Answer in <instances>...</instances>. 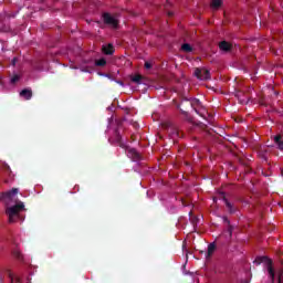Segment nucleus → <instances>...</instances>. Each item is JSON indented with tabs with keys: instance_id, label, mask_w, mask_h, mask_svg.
<instances>
[{
	"instance_id": "nucleus-1",
	"label": "nucleus",
	"mask_w": 283,
	"mask_h": 283,
	"mask_svg": "<svg viewBox=\"0 0 283 283\" xmlns=\"http://www.w3.org/2000/svg\"><path fill=\"white\" fill-rule=\"evenodd\" d=\"M113 145H118L122 149H126L128 158H132L134 163L143 160V156L140 153L136 151V148H129L125 143H123V136H120V132H118V129H115Z\"/></svg>"
},
{
	"instance_id": "nucleus-2",
	"label": "nucleus",
	"mask_w": 283,
	"mask_h": 283,
	"mask_svg": "<svg viewBox=\"0 0 283 283\" xmlns=\"http://www.w3.org/2000/svg\"><path fill=\"white\" fill-rule=\"evenodd\" d=\"M254 264L256 266H260V264H264L268 269V273L272 280V282H275V270L273 269V261L269 259L268 256H256L254 260Z\"/></svg>"
},
{
	"instance_id": "nucleus-3",
	"label": "nucleus",
	"mask_w": 283,
	"mask_h": 283,
	"mask_svg": "<svg viewBox=\"0 0 283 283\" xmlns=\"http://www.w3.org/2000/svg\"><path fill=\"white\" fill-rule=\"evenodd\" d=\"M25 209V205L23 202H19L12 207L7 208L6 213L9 217V222H17V219L19 217V213Z\"/></svg>"
},
{
	"instance_id": "nucleus-4",
	"label": "nucleus",
	"mask_w": 283,
	"mask_h": 283,
	"mask_svg": "<svg viewBox=\"0 0 283 283\" xmlns=\"http://www.w3.org/2000/svg\"><path fill=\"white\" fill-rule=\"evenodd\" d=\"M195 76L199 81H209V78H211V73L209 72V70L205 67L203 69L197 67L195 69Z\"/></svg>"
},
{
	"instance_id": "nucleus-5",
	"label": "nucleus",
	"mask_w": 283,
	"mask_h": 283,
	"mask_svg": "<svg viewBox=\"0 0 283 283\" xmlns=\"http://www.w3.org/2000/svg\"><path fill=\"white\" fill-rule=\"evenodd\" d=\"M219 200H223L229 213L233 214L235 211H238V208L231 203L229 199H227L224 192L219 193Z\"/></svg>"
},
{
	"instance_id": "nucleus-6",
	"label": "nucleus",
	"mask_w": 283,
	"mask_h": 283,
	"mask_svg": "<svg viewBox=\"0 0 283 283\" xmlns=\"http://www.w3.org/2000/svg\"><path fill=\"white\" fill-rule=\"evenodd\" d=\"M103 20H104V23H106V25H113V28L118 27V21L114 19V17H112V14L109 13H104Z\"/></svg>"
},
{
	"instance_id": "nucleus-7",
	"label": "nucleus",
	"mask_w": 283,
	"mask_h": 283,
	"mask_svg": "<svg viewBox=\"0 0 283 283\" xmlns=\"http://www.w3.org/2000/svg\"><path fill=\"white\" fill-rule=\"evenodd\" d=\"M17 193H19V189L18 188H12L11 190L2 193V198L4 200H12L14 198V196H17Z\"/></svg>"
},
{
	"instance_id": "nucleus-8",
	"label": "nucleus",
	"mask_w": 283,
	"mask_h": 283,
	"mask_svg": "<svg viewBox=\"0 0 283 283\" xmlns=\"http://www.w3.org/2000/svg\"><path fill=\"white\" fill-rule=\"evenodd\" d=\"M20 96L25 101H30L32 98V88H24L20 92Z\"/></svg>"
},
{
	"instance_id": "nucleus-9",
	"label": "nucleus",
	"mask_w": 283,
	"mask_h": 283,
	"mask_svg": "<svg viewBox=\"0 0 283 283\" xmlns=\"http://www.w3.org/2000/svg\"><path fill=\"white\" fill-rule=\"evenodd\" d=\"M235 96L239 98V103H241V105H247V103H249V97H242L244 96V92L237 91Z\"/></svg>"
},
{
	"instance_id": "nucleus-10",
	"label": "nucleus",
	"mask_w": 283,
	"mask_h": 283,
	"mask_svg": "<svg viewBox=\"0 0 283 283\" xmlns=\"http://www.w3.org/2000/svg\"><path fill=\"white\" fill-rule=\"evenodd\" d=\"M169 136L171 138H180V130L176 126H171L168 130Z\"/></svg>"
},
{
	"instance_id": "nucleus-11",
	"label": "nucleus",
	"mask_w": 283,
	"mask_h": 283,
	"mask_svg": "<svg viewBox=\"0 0 283 283\" xmlns=\"http://www.w3.org/2000/svg\"><path fill=\"white\" fill-rule=\"evenodd\" d=\"M274 143L277 145V149L283 150V135L274 136Z\"/></svg>"
},
{
	"instance_id": "nucleus-12",
	"label": "nucleus",
	"mask_w": 283,
	"mask_h": 283,
	"mask_svg": "<svg viewBox=\"0 0 283 283\" xmlns=\"http://www.w3.org/2000/svg\"><path fill=\"white\" fill-rule=\"evenodd\" d=\"M219 48L220 50H222L223 52H231V44L227 41H222L219 43Z\"/></svg>"
},
{
	"instance_id": "nucleus-13",
	"label": "nucleus",
	"mask_w": 283,
	"mask_h": 283,
	"mask_svg": "<svg viewBox=\"0 0 283 283\" xmlns=\"http://www.w3.org/2000/svg\"><path fill=\"white\" fill-rule=\"evenodd\" d=\"M104 54H107V55H112L114 54V45L113 44H108V45H104L102 48Z\"/></svg>"
},
{
	"instance_id": "nucleus-14",
	"label": "nucleus",
	"mask_w": 283,
	"mask_h": 283,
	"mask_svg": "<svg viewBox=\"0 0 283 283\" xmlns=\"http://www.w3.org/2000/svg\"><path fill=\"white\" fill-rule=\"evenodd\" d=\"M213 253H216V243H210L208 245V252L206 254V258L207 259L211 258V255H213Z\"/></svg>"
},
{
	"instance_id": "nucleus-15",
	"label": "nucleus",
	"mask_w": 283,
	"mask_h": 283,
	"mask_svg": "<svg viewBox=\"0 0 283 283\" xmlns=\"http://www.w3.org/2000/svg\"><path fill=\"white\" fill-rule=\"evenodd\" d=\"M95 65L97 67H105V65H107V60H105V57H102L99 60L95 61Z\"/></svg>"
},
{
	"instance_id": "nucleus-16",
	"label": "nucleus",
	"mask_w": 283,
	"mask_h": 283,
	"mask_svg": "<svg viewBox=\"0 0 283 283\" xmlns=\"http://www.w3.org/2000/svg\"><path fill=\"white\" fill-rule=\"evenodd\" d=\"M181 50H182V52H193V48L191 46V44H189V43H184L182 45H181Z\"/></svg>"
},
{
	"instance_id": "nucleus-17",
	"label": "nucleus",
	"mask_w": 283,
	"mask_h": 283,
	"mask_svg": "<svg viewBox=\"0 0 283 283\" xmlns=\"http://www.w3.org/2000/svg\"><path fill=\"white\" fill-rule=\"evenodd\" d=\"M199 105H200V99H198V98L192 99L191 107H193V109L197 114H198V108L197 107H199Z\"/></svg>"
},
{
	"instance_id": "nucleus-18",
	"label": "nucleus",
	"mask_w": 283,
	"mask_h": 283,
	"mask_svg": "<svg viewBox=\"0 0 283 283\" xmlns=\"http://www.w3.org/2000/svg\"><path fill=\"white\" fill-rule=\"evenodd\" d=\"M142 81H143V75L137 74V75L132 77V82L137 83V85H140Z\"/></svg>"
},
{
	"instance_id": "nucleus-19",
	"label": "nucleus",
	"mask_w": 283,
	"mask_h": 283,
	"mask_svg": "<svg viewBox=\"0 0 283 283\" xmlns=\"http://www.w3.org/2000/svg\"><path fill=\"white\" fill-rule=\"evenodd\" d=\"M212 8H220L222 6V0H212Z\"/></svg>"
},
{
	"instance_id": "nucleus-20",
	"label": "nucleus",
	"mask_w": 283,
	"mask_h": 283,
	"mask_svg": "<svg viewBox=\"0 0 283 283\" xmlns=\"http://www.w3.org/2000/svg\"><path fill=\"white\" fill-rule=\"evenodd\" d=\"M227 232L229 233L230 238L233 235V226H228Z\"/></svg>"
},
{
	"instance_id": "nucleus-21",
	"label": "nucleus",
	"mask_w": 283,
	"mask_h": 283,
	"mask_svg": "<svg viewBox=\"0 0 283 283\" xmlns=\"http://www.w3.org/2000/svg\"><path fill=\"white\" fill-rule=\"evenodd\" d=\"M19 78H20L19 75H13L11 77V83L14 84V83L19 82Z\"/></svg>"
},
{
	"instance_id": "nucleus-22",
	"label": "nucleus",
	"mask_w": 283,
	"mask_h": 283,
	"mask_svg": "<svg viewBox=\"0 0 283 283\" xmlns=\"http://www.w3.org/2000/svg\"><path fill=\"white\" fill-rule=\"evenodd\" d=\"M279 283H283V271L279 272V277H277Z\"/></svg>"
},
{
	"instance_id": "nucleus-23",
	"label": "nucleus",
	"mask_w": 283,
	"mask_h": 283,
	"mask_svg": "<svg viewBox=\"0 0 283 283\" xmlns=\"http://www.w3.org/2000/svg\"><path fill=\"white\" fill-rule=\"evenodd\" d=\"M13 255H14V258H17V260H21V252L14 251Z\"/></svg>"
},
{
	"instance_id": "nucleus-24",
	"label": "nucleus",
	"mask_w": 283,
	"mask_h": 283,
	"mask_svg": "<svg viewBox=\"0 0 283 283\" xmlns=\"http://www.w3.org/2000/svg\"><path fill=\"white\" fill-rule=\"evenodd\" d=\"M144 67H145L146 70H151V63L145 62Z\"/></svg>"
},
{
	"instance_id": "nucleus-25",
	"label": "nucleus",
	"mask_w": 283,
	"mask_h": 283,
	"mask_svg": "<svg viewBox=\"0 0 283 283\" xmlns=\"http://www.w3.org/2000/svg\"><path fill=\"white\" fill-rule=\"evenodd\" d=\"M223 222H224L226 224H228V226L231 224V221H229V218H227V217H223Z\"/></svg>"
},
{
	"instance_id": "nucleus-26",
	"label": "nucleus",
	"mask_w": 283,
	"mask_h": 283,
	"mask_svg": "<svg viewBox=\"0 0 283 283\" xmlns=\"http://www.w3.org/2000/svg\"><path fill=\"white\" fill-rule=\"evenodd\" d=\"M18 61H19V59L13 57L12 61H11V65H13V66L17 65V62H18Z\"/></svg>"
},
{
	"instance_id": "nucleus-27",
	"label": "nucleus",
	"mask_w": 283,
	"mask_h": 283,
	"mask_svg": "<svg viewBox=\"0 0 283 283\" xmlns=\"http://www.w3.org/2000/svg\"><path fill=\"white\" fill-rule=\"evenodd\" d=\"M116 83H117V85H120L122 87H125V83L123 81L117 80Z\"/></svg>"
},
{
	"instance_id": "nucleus-28",
	"label": "nucleus",
	"mask_w": 283,
	"mask_h": 283,
	"mask_svg": "<svg viewBox=\"0 0 283 283\" xmlns=\"http://www.w3.org/2000/svg\"><path fill=\"white\" fill-rule=\"evenodd\" d=\"M168 15H169V17H174V13H172V12H168Z\"/></svg>"
},
{
	"instance_id": "nucleus-29",
	"label": "nucleus",
	"mask_w": 283,
	"mask_h": 283,
	"mask_svg": "<svg viewBox=\"0 0 283 283\" xmlns=\"http://www.w3.org/2000/svg\"><path fill=\"white\" fill-rule=\"evenodd\" d=\"M213 202H218V198L214 197V198H213Z\"/></svg>"
},
{
	"instance_id": "nucleus-30",
	"label": "nucleus",
	"mask_w": 283,
	"mask_h": 283,
	"mask_svg": "<svg viewBox=\"0 0 283 283\" xmlns=\"http://www.w3.org/2000/svg\"><path fill=\"white\" fill-rule=\"evenodd\" d=\"M15 282H21V279L17 277V279H15Z\"/></svg>"
},
{
	"instance_id": "nucleus-31",
	"label": "nucleus",
	"mask_w": 283,
	"mask_h": 283,
	"mask_svg": "<svg viewBox=\"0 0 283 283\" xmlns=\"http://www.w3.org/2000/svg\"><path fill=\"white\" fill-rule=\"evenodd\" d=\"M106 76H107V78H111L109 74H107Z\"/></svg>"
}]
</instances>
